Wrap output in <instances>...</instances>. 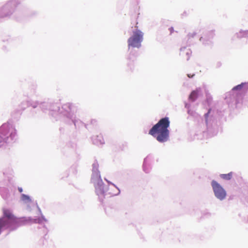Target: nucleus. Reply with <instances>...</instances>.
<instances>
[{
	"instance_id": "obj_1",
	"label": "nucleus",
	"mask_w": 248,
	"mask_h": 248,
	"mask_svg": "<svg viewBox=\"0 0 248 248\" xmlns=\"http://www.w3.org/2000/svg\"><path fill=\"white\" fill-rule=\"evenodd\" d=\"M170 121L168 117L161 119L157 124L154 125L150 130L149 134L159 142H165L169 139L170 132L168 128Z\"/></svg>"
},
{
	"instance_id": "obj_2",
	"label": "nucleus",
	"mask_w": 248,
	"mask_h": 248,
	"mask_svg": "<svg viewBox=\"0 0 248 248\" xmlns=\"http://www.w3.org/2000/svg\"><path fill=\"white\" fill-rule=\"evenodd\" d=\"M16 130L9 124H5L0 127V143L6 142L9 137L13 138L16 135Z\"/></svg>"
},
{
	"instance_id": "obj_3",
	"label": "nucleus",
	"mask_w": 248,
	"mask_h": 248,
	"mask_svg": "<svg viewBox=\"0 0 248 248\" xmlns=\"http://www.w3.org/2000/svg\"><path fill=\"white\" fill-rule=\"evenodd\" d=\"M143 33L140 30L133 31V35L128 39V46L139 48L141 46V43L143 40Z\"/></svg>"
},
{
	"instance_id": "obj_4",
	"label": "nucleus",
	"mask_w": 248,
	"mask_h": 248,
	"mask_svg": "<svg viewBox=\"0 0 248 248\" xmlns=\"http://www.w3.org/2000/svg\"><path fill=\"white\" fill-rule=\"evenodd\" d=\"M3 213V219L7 222V227L9 228L12 224H17L20 221V219L17 218L12 213L11 210L6 208H3L2 209Z\"/></svg>"
},
{
	"instance_id": "obj_5",
	"label": "nucleus",
	"mask_w": 248,
	"mask_h": 248,
	"mask_svg": "<svg viewBox=\"0 0 248 248\" xmlns=\"http://www.w3.org/2000/svg\"><path fill=\"white\" fill-rule=\"evenodd\" d=\"M212 186L215 195L218 199L223 200L225 198L226 196V191L219 184L215 181H213Z\"/></svg>"
},
{
	"instance_id": "obj_6",
	"label": "nucleus",
	"mask_w": 248,
	"mask_h": 248,
	"mask_svg": "<svg viewBox=\"0 0 248 248\" xmlns=\"http://www.w3.org/2000/svg\"><path fill=\"white\" fill-rule=\"evenodd\" d=\"M191 54V51L188 49L184 48L180 50V55L185 59L188 60Z\"/></svg>"
},
{
	"instance_id": "obj_7",
	"label": "nucleus",
	"mask_w": 248,
	"mask_h": 248,
	"mask_svg": "<svg viewBox=\"0 0 248 248\" xmlns=\"http://www.w3.org/2000/svg\"><path fill=\"white\" fill-rule=\"evenodd\" d=\"M105 186L102 184V181L98 183L95 186L96 192L98 195L103 194L105 191Z\"/></svg>"
},
{
	"instance_id": "obj_8",
	"label": "nucleus",
	"mask_w": 248,
	"mask_h": 248,
	"mask_svg": "<svg viewBox=\"0 0 248 248\" xmlns=\"http://www.w3.org/2000/svg\"><path fill=\"white\" fill-rule=\"evenodd\" d=\"M93 142L95 144H103L105 143V140L101 134L97 135L93 139Z\"/></svg>"
},
{
	"instance_id": "obj_9",
	"label": "nucleus",
	"mask_w": 248,
	"mask_h": 248,
	"mask_svg": "<svg viewBox=\"0 0 248 248\" xmlns=\"http://www.w3.org/2000/svg\"><path fill=\"white\" fill-rule=\"evenodd\" d=\"M198 93L199 91L198 90L192 91L189 95V99L192 101L195 100L198 97Z\"/></svg>"
},
{
	"instance_id": "obj_10",
	"label": "nucleus",
	"mask_w": 248,
	"mask_h": 248,
	"mask_svg": "<svg viewBox=\"0 0 248 248\" xmlns=\"http://www.w3.org/2000/svg\"><path fill=\"white\" fill-rule=\"evenodd\" d=\"M232 176V172H230L228 174H221L220 177L223 179L230 180Z\"/></svg>"
},
{
	"instance_id": "obj_11",
	"label": "nucleus",
	"mask_w": 248,
	"mask_h": 248,
	"mask_svg": "<svg viewBox=\"0 0 248 248\" xmlns=\"http://www.w3.org/2000/svg\"><path fill=\"white\" fill-rule=\"evenodd\" d=\"M243 85L244 84L243 83H242L240 85H238L237 86H236L235 87H234L232 90H240L242 88L243 86Z\"/></svg>"
},
{
	"instance_id": "obj_12",
	"label": "nucleus",
	"mask_w": 248,
	"mask_h": 248,
	"mask_svg": "<svg viewBox=\"0 0 248 248\" xmlns=\"http://www.w3.org/2000/svg\"><path fill=\"white\" fill-rule=\"evenodd\" d=\"M22 200H23V201H25V200H30V198L29 196L26 195H24V194H22Z\"/></svg>"
},
{
	"instance_id": "obj_13",
	"label": "nucleus",
	"mask_w": 248,
	"mask_h": 248,
	"mask_svg": "<svg viewBox=\"0 0 248 248\" xmlns=\"http://www.w3.org/2000/svg\"><path fill=\"white\" fill-rule=\"evenodd\" d=\"M194 74H187V77L189 78H192L194 76Z\"/></svg>"
},
{
	"instance_id": "obj_14",
	"label": "nucleus",
	"mask_w": 248,
	"mask_h": 248,
	"mask_svg": "<svg viewBox=\"0 0 248 248\" xmlns=\"http://www.w3.org/2000/svg\"><path fill=\"white\" fill-rule=\"evenodd\" d=\"M170 31V33H172L173 31V29L172 27H171L169 29Z\"/></svg>"
},
{
	"instance_id": "obj_15",
	"label": "nucleus",
	"mask_w": 248,
	"mask_h": 248,
	"mask_svg": "<svg viewBox=\"0 0 248 248\" xmlns=\"http://www.w3.org/2000/svg\"><path fill=\"white\" fill-rule=\"evenodd\" d=\"M18 190L20 192H22V189L21 188H18Z\"/></svg>"
}]
</instances>
